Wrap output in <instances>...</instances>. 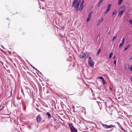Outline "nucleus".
Segmentation results:
<instances>
[{"label": "nucleus", "instance_id": "5", "mask_svg": "<svg viewBox=\"0 0 132 132\" xmlns=\"http://www.w3.org/2000/svg\"><path fill=\"white\" fill-rule=\"evenodd\" d=\"M93 12L92 11L88 13V18L87 19L86 21L88 22L91 17V14L93 13Z\"/></svg>", "mask_w": 132, "mask_h": 132}, {"label": "nucleus", "instance_id": "6", "mask_svg": "<svg viewBox=\"0 0 132 132\" xmlns=\"http://www.w3.org/2000/svg\"><path fill=\"white\" fill-rule=\"evenodd\" d=\"M41 118L40 115H38L37 117V120L38 122H40L41 120Z\"/></svg>", "mask_w": 132, "mask_h": 132}, {"label": "nucleus", "instance_id": "34", "mask_svg": "<svg viewBox=\"0 0 132 132\" xmlns=\"http://www.w3.org/2000/svg\"><path fill=\"white\" fill-rule=\"evenodd\" d=\"M115 57H116V56H114V57H113V59H114L115 58Z\"/></svg>", "mask_w": 132, "mask_h": 132}, {"label": "nucleus", "instance_id": "22", "mask_svg": "<svg viewBox=\"0 0 132 132\" xmlns=\"http://www.w3.org/2000/svg\"><path fill=\"white\" fill-rule=\"evenodd\" d=\"M98 79H101L102 80H103L104 79L103 78L102 76L101 77H98Z\"/></svg>", "mask_w": 132, "mask_h": 132}, {"label": "nucleus", "instance_id": "8", "mask_svg": "<svg viewBox=\"0 0 132 132\" xmlns=\"http://www.w3.org/2000/svg\"><path fill=\"white\" fill-rule=\"evenodd\" d=\"M103 20L102 18H101L98 21V23L97 25H99L101 24L102 22L103 21Z\"/></svg>", "mask_w": 132, "mask_h": 132}, {"label": "nucleus", "instance_id": "7", "mask_svg": "<svg viewBox=\"0 0 132 132\" xmlns=\"http://www.w3.org/2000/svg\"><path fill=\"white\" fill-rule=\"evenodd\" d=\"M126 9L125 7L124 6H122L121 7L120 9V11H122V12H123Z\"/></svg>", "mask_w": 132, "mask_h": 132}, {"label": "nucleus", "instance_id": "16", "mask_svg": "<svg viewBox=\"0 0 132 132\" xmlns=\"http://www.w3.org/2000/svg\"><path fill=\"white\" fill-rule=\"evenodd\" d=\"M113 54V52H111L109 55V58L110 59L112 57V55Z\"/></svg>", "mask_w": 132, "mask_h": 132}, {"label": "nucleus", "instance_id": "30", "mask_svg": "<svg viewBox=\"0 0 132 132\" xmlns=\"http://www.w3.org/2000/svg\"><path fill=\"white\" fill-rule=\"evenodd\" d=\"M84 3V1L83 0L81 2V4H82V5H83V3Z\"/></svg>", "mask_w": 132, "mask_h": 132}, {"label": "nucleus", "instance_id": "17", "mask_svg": "<svg viewBox=\"0 0 132 132\" xmlns=\"http://www.w3.org/2000/svg\"><path fill=\"white\" fill-rule=\"evenodd\" d=\"M46 113H47V114L48 117V118H50L51 117V114H50L48 112H47Z\"/></svg>", "mask_w": 132, "mask_h": 132}, {"label": "nucleus", "instance_id": "18", "mask_svg": "<svg viewBox=\"0 0 132 132\" xmlns=\"http://www.w3.org/2000/svg\"><path fill=\"white\" fill-rule=\"evenodd\" d=\"M124 43L122 42L120 44L119 47H121L123 45Z\"/></svg>", "mask_w": 132, "mask_h": 132}, {"label": "nucleus", "instance_id": "33", "mask_svg": "<svg viewBox=\"0 0 132 132\" xmlns=\"http://www.w3.org/2000/svg\"><path fill=\"white\" fill-rule=\"evenodd\" d=\"M131 81L132 82V77H131Z\"/></svg>", "mask_w": 132, "mask_h": 132}, {"label": "nucleus", "instance_id": "9", "mask_svg": "<svg viewBox=\"0 0 132 132\" xmlns=\"http://www.w3.org/2000/svg\"><path fill=\"white\" fill-rule=\"evenodd\" d=\"M123 12H122V11H119V13L118 14V16H121L122 15Z\"/></svg>", "mask_w": 132, "mask_h": 132}, {"label": "nucleus", "instance_id": "24", "mask_svg": "<svg viewBox=\"0 0 132 132\" xmlns=\"http://www.w3.org/2000/svg\"><path fill=\"white\" fill-rule=\"evenodd\" d=\"M129 68V65L128 64H126L125 66L126 68L127 69Z\"/></svg>", "mask_w": 132, "mask_h": 132}, {"label": "nucleus", "instance_id": "14", "mask_svg": "<svg viewBox=\"0 0 132 132\" xmlns=\"http://www.w3.org/2000/svg\"><path fill=\"white\" fill-rule=\"evenodd\" d=\"M83 8V5L82 4H81L80 5V7L79 9V10L80 11H81L82 10Z\"/></svg>", "mask_w": 132, "mask_h": 132}, {"label": "nucleus", "instance_id": "23", "mask_svg": "<svg viewBox=\"0 0 132 132\" xmlns=\"http://www.w3.org/2000/svg\"><path fill=\"white\" fill-rule=\"evenodd\" d=\"M102 81L103 82V85H104L105 84V81L104 80V79H103V80Z\"/></svg>", "mask_w": 132, "mask_h": 132}, {"label": "nucleus", "instance_id": "26", "mask_svg": "<svg viewBox=\"0 0 132 132\" xmlns=\"http://www.w3.org/2000/svg\"><path fill=\"white\" fill-rule=\"evenodd\" d=\"M130 70L131 71H132V65H131V66L130 68Z\"/></svg>", "mask_w": 132, "mask_h": 132}, {"label": "nucleus", "instance_id": "15", "mask_svg": "<svg viewBox=\"0 0 132 132\" xmlns=\"http://www.w3.org/2000/svg\"><path fill=\"white\" fill-rule=\"evenodd\" d=\"M115 126L112 125H110L109 126H108V128H111L113 127H114Z\"/></svg>", "mask_w": 132, "mask_h": 132}, {"label": "nucleus", "instance_id": "31", "mask_svg": "<svg viewBox=\"0 0 132 132\" xmlns=\"http://www.w3.org/2000/svg\"><path fill=\"white\" fill-rule=\"evenodd\" d=\"M114 64L116 65V60L114 61Z\"/></svg>", "mask_w": 132, "mask_h": 132}, {"label": "nucleus", "instance_id": "29", "mask_svg": "<svg viewBox=\"0 0 132 132\" xmlns=\"http://www.w3.org/2000/svg\"><path fill=\"white\" fill-rule=\"evenodd\" d=\"M110 11V10H108L107 9V10H106V12L105 13V14H106L107 12H108L109 11Z\"/></svg>", "mask_w": 132, "mask_h": 132}, {"label": "nucleus", "instance_id": "13", "mask_svg": "<svg viewBox=\"0 0 132 132\" xmlns=\"http://www.w3.org/2000/svg\"><path fill=\"white\" fill-rule=\"evenodd\" d=\"M111 6L112 5L111 4H109L107 6V9L109 10H110L111 7Z\"/></svg>", "mask_w": 132, "mask_h": 132}, {"label": "nucleus", "instance_id": "35", "mask_svg": "<svg viewBox=\"0 0 132 132\" xmlns=\"http://www.w3.org/2000/svg\"><path fill=\"white\" fill-rule=\"evenodd\" d=\"M2 47L4 49V47H3V46H2Z\"/></svg>", "mask_w": 132, "mask_h": 132}, {"label": "nucleus", "instance_id": "11", "mask_svg": "<svg viewBox=\"0 0 132 132\" xmlns=\"http://www.w3.org/2000/svg\"><path fill=\"white\" fill-rule=\"evenodd\" d=\"M103 0H99V2L97 6L99 7L101 4L103 2Z\"/></svg>", "mask_w": 132, "mask_h": 132}, {"label": "nucleus", "instance_id": "4", "mask_svg": "<svg viewBox=\"0 0 132 132\" xmlns=\"http://www.w3.org/2000/svg\"><path fill=\"white\" fill-rule=\"evenodd\" d=\"M69 126L71 132H77V130L74 128V127L71 125L69 124Z\"/></svg>", "mask_w": 132, "mask_h": 132}, {"label": "nucleus", "instance_id": "36", "mask_svg": "<svg viewBox=\"0 0 132 132\" xmlns=\"http://www.w3.org/2000/svg\"><path fill=\"white\" fill-rule=\"evenodd\" d=\"M132 59V58L131 57L130 58V59Z\"/></svg>", "mask_w": 132, "mask_h": 132}, {"label": "nucleus", "instance_id": "10", "mask_svg": "<svg viewBox=\"0 0 132 132\" xmlns=\"http://www.w3.org/2000/svg\"><path fill=\"white\" fill-rule=\"evenodd\" d=\"M102 125L105 128L108 129V126L106 125H104L103 123H102Z\"/></svg>", "mask_w": 132, "mask_h": 132}, {"label": "nucleus", "instance_id": "19", "mask_svg": "<svg viewBox=\"0 0 132 132\" xmlns=\"http://www.w3.org/2000/svg\"><path fill=\"white\" fill-rule=\"evenodd\" d=\"M117 13V11L116 10L114 11L112 13L113 15L114 14H116Z\"/></svg>", "mask_w": 132, "mask_h": 132}, {"label": "nucleus", "instance_id": "12", "mask_svg": "<svg viewBox=\"0 0 132 132\" xmlns=\"http://www.w3.org/2000/svg\"><path fill=\"white\" fill-rule=\"evenodd\" d=\"M123 1V0H118V4L119 5H121Z\"/></svg>", "mask_w": 132, "mask_h": 132}, {"label": "nucleus", "instance_id": "2", "mask_svg": "<svg viewBox=\"0 0 132 132\" xmlns=\"http://www.w3.org/2000/svg\"><path fill=\"white\" fill-rule=\"evenodd\" d=\"M79 56L80 58L81 59L87 57L89 56V54L86 52L80 54Z\"/></svg>", "mask_w": 132, "mask_h": 132}, {"label": "nucleus", "instance_id": "20", "mask_svg": "<svg viewBox=\"0 0 132 132\" xmlns=\"http://www.w3.org/2000/svg\"><path fill=\"white\" fill-rule=\"evenodd\" d=\"M117 38V36H114V37L113 38V39H112V41H114L116 39V38Z\"/></svg>", "mask_w": 132, "mask_h": 132}, {"label": "nucleus", "instance_id": "1", "mask_svg": "<svg viewBox=\"0 0 132 132\" xmlns=\"http://www.w3.org/2000/svg\"><path fill=\"white\" fill-rule=\"evenodd\" d=\"M78 0H74L72 4V6L75 7L76 10L77 11L78 10L79 5L80 4L81 1Z\"/></svg>", "mask_w": 132, "mask_h": 132}, {"label": "nucleus", "instance_id": "32", "mask_svg": "<svg viewBox=\"0 0 132 132\" xmlns=\"http://www.w3.org/2000/svg\"><path fill=\"white\" fill-rule=\"evenodd\" d=\"M34 69H35V70H37L36 69V68H34V67H32Z\"/></svg>", "mask_w": 132, "mask_h": 132}, {"label": "nucleus", "instance_id": "21", "mask_svg": "<svg viewBox=\"0 0 132 132\" xmlns=\"http://www.w3.org/2000/svg\"><path fill=\"white\" fill-rule=\"evenodd\" d=\"M130 45H128L127 46V47L125 49H124V50L125 51H126V50L128 48V47H129V46Z\"/></svg>", "mask_w": 132, "mask_h": 132}, {"label": "nucleus", "instance_id": "3", "mask_svg": "<svg viewBox=\"0 0 132 132\" xmlns=\"http://www.w3.org/2000/svg\"><path fill=\"white\" fill-rule=\"evenodd\" d=\"M89 64L90 66L91 67L93 66L94 65V63L91 59V58L90 57L89 58Z\"/></svg>", "mask_w": 132, "mask_h": 132}, {"label": "nucleus", "instance_id": "25", "mask_svg": "<svg viewBox=\"0 0 132 132\" xmlns=\"http://www.w3.org/2000/svg\"><path fill=\"white\" fill-rule=\"evenodd\" d=\"M125 40V38H123V39H122V42L124 43Z\"/></svg>", "mask_w": 132, "mask_h": 132}, {"label": "nucleus", "instance_id": "27", "mask_svg": "<svg viewBox=\"0 0 132 132\" xmlns=\"http://www.w3.org/2000/svg\"><path fill=\"white\" fill-rule=\"evenodd\" d=\"M100 51H101V50H100V49H99V50L97 52V54H99V53L100 52Z\"/></svg>", "mask_w": 132, "mask_h": 132}, {"label": "nucleus", "instance_id": "28", "mask_svg": "<svg viewBox=\"0 0 132 132\" xmlns=\"http://www.w3.org/2000/svg\"><path fill=\"white\" fill-rule=\"evenodd\" d=\"M110 11V10H108L107 9V10H106V12L105 13V14H106L107 12H108L109 11Z\"/></svg>", "mask_w": 132, "mask_h": 132}]
</instances>
